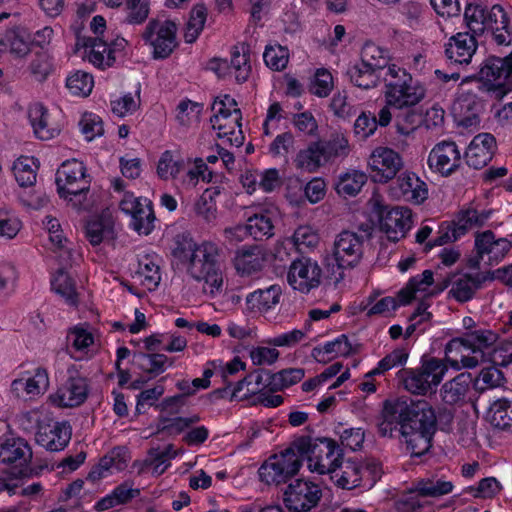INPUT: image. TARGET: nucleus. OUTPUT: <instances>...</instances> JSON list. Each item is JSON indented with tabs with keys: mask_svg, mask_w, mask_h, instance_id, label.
I'll return each mask as SVG.
<instances>
[{
	"mask_svg": "<svg viewBox=\"0 0 512 512\" xmlns=\"http://www.w3.org/2000/svg\"><path fill=\"white\" fill-rule=\"evenodd\" d=\"M473 378L471 373L464 372L443 384L440 390L442 401L450 406L465 402Z\"/></svg>",
	"mask_w": 512,
	"mask_h": 512,
	"instance_id": "obj_33",
	"label": "nucleus"
},
{
	"mask_svg": "<svg viewBox=\"0 0 512 512\" xmlns=\"http://www.w3.org/2000/svg\"><path fill=\"white\" fill-rule=\"evenodd\" d=\"M149 12L150 4L148 0H126L125 17L122 23L141 25L147 20Z\"/></svg>",
	"mask_w": 512,
	"mask_h": 512,
	"instance_id": "obj_53",
	"label": "nucleus"
},
{
	"mask_svg": "<svg viewBox=\"0 0 512 512\" xmlns=\"http://www.w3.org/2000/svg\"><path fill=\"white\" fill-rule=\"evenodd\" d=\"M176 120L181 126L188 127L200 120L203 105L191 100L181 101L177 107Z\"/></svg>",
	"mask_w": 512,
	"mask_h": 512,
	"instance_id": "obj_61",
	"label": "nucleus"
},
{
	"mask_svg": "<svg viewBox=\"0 0 512 512\" xmlns=\"http://www.w3.org/2000/svg\"><path fill=\"white\" fill-rule=\"evenodd\" d=\"M276 209L256 208V211L247 219L246 229L250 236L255 240L270 238L274 235V218Z\"/></svg>",
	"mask_w": 512,
	"mask_h": 512,
	"instance_id": "obj_31",
	"label": "nucleus"
},
{
	"mask_svg": "<svg viewBox=\"0 0 512 512\" xmlns=\"http://www.w3.org/2000/svg\"><path fill=\"white\" fill-rule=\"evenodd\" d=\"M461 154L453 141H442L430 151L428 165L434 171L448 176L459 168Z\"/></svg>",
	"mask_w": 512,
	"mask_h": 512,
	"instance_id": "obj_22",
	"label": "nucleus"
},
{
	"mask_svg": "<svg viewBox=\"0 0 512 512\" xmlns=\"http://www.w3.org/2000/svg\"><path fill=\"white\" fill-rule=\"evenodd\" d=\"M24 29L20 26L8 30L0 45L9 47V52L16 57H25L30 52V44L25 37Z\"/></svg>",
	"mask_w": 512,
	"mask_h": 512,
	"instance_id": "obj_48",
	"label": "nucleus"
},
{
	"mask_svg": "<svg viewBox=\"0 0 512 512\" xmlns=\"http://www.w3.org/2000/svg\"><path fill=\"white\" fill-rule=\"evenodd\" d=\"M94 86V80L91 74L84 71H76L66 80V87L69 91L78 96H88Z\"/></svg>",
	"mask_w": 512,
	"mask_h": 512,
	"instance_id": "obj_60",
	"label": "nucleus"
},
{
	"mask_svg": "<svg viewBox=\"0 0 512 512\" xmlns=\"http://www.w3.org/2000/svg\"><path fill=\"white\" fill-rule=\"evenodd\" d=\"M55 182L61 198L70 202L75 209L85 207L90 179L81 161L72 159L64 162L57 170Z\"/></svg>",
	"mask_w": 512,
	"mask_h": 512,
	"instance_id": "obj_6",
	"label": "nucleus"
},
{
	"mask_svg": "<svg viewBox=\"0 0 512 512\" xmlns=\"http://www.w3.org/2000/svg\"><path fill=\"white\" fill-rule=\"evenodd\" d=\"M368 165L374 182L387 183L402 170L404 163L401 155L388 147H377L369 157Z\"/></svg>",
	"mask_w": 512,
	"mask_h": 512,
	"instance_id": "obj_15",
	"label": "nucleus"
},
{
	"mask_svg": "<svg viewBox=\"0 0 512 512\" xmlns=\"http://www.w3.org/2000/svg\"><path fill=\"white\" fill-rule=\"evenodd\" d=\"M220 195L218 187L206 189L193 204L195 216L206 223H211L217 218L216 197Z\"/></svg>",
	"mask_w": 512,
	"mask_h": 512,
	"instance_id": "obj_40",
	"label": "nucleus"
},
{
	"mask_svg": "<svg viewBox=\"0 0 512 512\" xmlns=\"http://www.w3.org/2000/svg\"><path fill=\"white\" fill-rule=\"evenodd\" d=\"M322 166L348 154V141L341 135H332L327 140L313 142Z\"/></svg>",
	"mask_w": 512,
	"mask_h": 512,
	"instance_id": "obj_37",
	"label": "nucleus"
},
{
	"mask_svg": "<svg viewBox=\"0 0 512 512\" xmlns=\"http://www.w3.org/2000/svg\"><path fill=\"white\" fill-rule=\"evenodd\" d=\"M486 31H490L494 41L498 45H510L512 42V30L509 17L501 5H493L487 8Z\"/></svg>",
	"mask_w": 512,
	"mask_h": 512,
	"instance_id": "obj_30",
	"label": "nucleus"
},
{
	"mask_svg": "<svg viewBox=\"0 0 512 512\" xmlns=\"http://www.w3.org/2000/svg\"><path fill=\"white\" fill-rule=\"evenodd\" d=\"M206 18L207 8L203 4H197L192 8L184 34L187 43L196 41L204 28Z\"/></svg>",
	"mask_w": 512,
	"mask_h": 512,
	"instance_id": "obj_52",
	"label": "nucleus"
},
{
	"mask_svg": "<svg viewBox=\"0 0 512 512\" xmlns=\"http://www.w3.org/2000/svg\"><path fill=\"white\" fill-rule=\"evenodd\" d=\"M426 90L420 81L395 64L388 67L385 78V103L396 109L410 108L420 103Z\"/></svg>",
	"mask_w": 512,
	"mask_h": 512,
	"instance_id": "obj_3",
	"label": "nucleus"
},
{
	"mask_svg": "<svg viewBox=\"0 0 512 512\" xmlns=\"http://www.w3.org/2000/svg\"><path fill=\"white\" fill-rule=\"evenodd\" d=\"M322 491L311 481L296 479L291 482L283 493V502L292 512H308L320 501Z\"/></svg>",
	"mask_w": 512,
	"mask_h": 512,
	"instance_id": "obj_13",
	"label": "nucleus"
},
{
	"mask_svg": "<svg viewBox=\"0 0 512 512\" xmlns=\"http://www.w3.org/2000/svg\"><path fill=\"white\" fill-rule=\"evenodd\" d=\"M367 181L365 173L358 170H350L339 176L335 189L344 197L356 196Z\"/></svg>",
	"mask_w": 512,
	"mask_h": 512,
	"instance_id": "obj_44",
	"label": "nucleus"
},
{
	"mask_svg": "<svg viewBox=\"0 0 512 512\" xmlns=\"http://www.w3.org/2000/svg\"><path fill=\"white\" fill-rule=\"evenodd\" d=\"M230 69L233 70L237 82L243 83L247 81L251 73L250 55L245 46L235 47L232 52L230 61Z\"/></svg>",
	"mask_w": 512,
	"mask_h": 512,
	"instance_id": "obj_54",
	"label": "nucleus"
},
{
	"mask_svg": "<svg viewBox=\"0 0 512 512\" xmlns=\"http://www.w3.org/2000/svg\"><path fill=\"white\" fill-rule=\"evenodd\" d=\"M369 469L361 463L353 460L340 461L335 473L331 474V479L342 489H353L361 485L363 474Z\"/></svg>",
	"mask_w": 512,
	"mask_h": 512,
	"instance_id": "obj_34",
	"label": "nucleus"
},
{
	"mask_svg": "<svg viewBox=\"0 0 512 512\" xmlns=\"http://www.w3.org/2000/svg\"><path fill=\"white\" fill-rule=\"evenodd\" d=\"M85 57L99 69L111 67L115 62V55L108 52V40L102 37L88 38L84 43Z\"/></svg>",
	"mask_w": 512,
	"mask_h": 512,
	"instance_id": "obj_36",
	"label": "nucleus"
},
{
	"mask_svg": "<svg viewBox=\"0 0 512 512\" xmlns=\"http://www.w3.org/2000/svg\"><path fill=\"white\" fill-rule=\"evenodd\" d=\"M87 395V379L76 373L71 375L51 398L60 407H76L86 400Z\"/></svg>",
	"mask_w": 512,
	"mask_h": 512,
	"instance_id": "obj_27",
	"label": "nucleus"
},
{
	"mask_svg": "<svg viewBox=\"0 0 512 512\" xmlns=\"http://www.w3.org/2000/svg\"><path fill=\"white\" fill-rule=\"evenodd\" d=\"M241 111L234 109L233 113H215L210 118L214 130H217L219 138H225L227 142L235 147H240L244 141L241 130Z\"/></svg>",
	"mask_w": 512,
	"mask_h": 512,
	"instance_id": "obj_26",
	"label": "nucleus"
},
{
	"mask_svg": "<svg viewBox=\"0 0 512 512\" xmlns=\"http://www.w3.org/2000/svg\"><path fill=\"white\" fill-rule=\"evenodd\" d=\"M321 268L310 258L294 260L289 268L287 280L293 289L308 293L320 284Z\"/></svg>",
	"mask_w": 512,
	"mask_h": 512,
	"instance_id": "obj_17",
	"label": "nucleus"
},
{
	"mask_svg": "<svg viewBox=\"0 0 512 512\" xmlns=\"http://www.w3.org/2000/svg\"><path fill=\"white\" fill-rule=\"evenodd\" d=\"M200 421V416L195 414L190 417H175L167 418L160 417L157 426L158 433H168L170 435H178L185 431L187 428Z\"/></svg>",
	"mask_w": 512,
	"mask_h": 512,
	"instance_id": "obj_55",
	"label": "nucleus"
},
{
	"mask_svg": "<svg viewBox=\"0 0 512 512\" xmlns=\"http://www.w3.org/2000/svg\"><path fill=\"white\" fill-rule=\"evenodd\" d=\"M173 255L187 263V272L197 281H203V291L211 296L218 293L223 284L220 266V249L205 241L199 245L192 242L178 243Z\"/></svg>",
	"mask_w": 512,
	"mask_h": 512,
	"instance_id": "obj_1",
	"label": "nucleus"
},
{
	"mask_svg": "<svg viewBox=\"0 0 512 512\" xmlns=\"http://www.w3.org/2000/svg\"><path fill=\"white\" fill-rule=\"evenodd\" d=\"M264 262V254L258 246L243 247L236 252L234 257V266L242 275H251L260 271Z\"/></svg>",
	"mask_w": 512,
	"mask_h": 512,
	"instance_id": "obj_35",
	"label": "nucleus"
},
{
	"mask_svg": "<svg viewBox=\"0 0 512 512\" xmlns=\"http://www.w3.org/2000/svg\"><path fill=\"white\" fill-rule=\"evenodd\" d=\"M264 61L268 67L275 71L286 68L289 59V52L286 47L281 45H269L263 54Z\"/></svg>",
	"mask_w": 512,
	"mask_h": 512,
	"instance_id": "obj_62",
	"label": "nucleus"
},
{
	"mask_svg": "<svg viewBox=\"0 0 512 512\" xmlns=\"http://www.w3.org/2000/svg\"><path fill=\"white\" fill-rule=\"evenodd\" d=\"M140 358L143 361L141 368L153 376L163 373L167 363L169 366L173 364V361L166 355L159 353L140 354Z\"/></svg>",
	"mask_w": 512,
	"mask_h": 512,
	"instance_id": "obj_63",
	"label": "nucleus"
},
{
	"mask_svg": "<svg viewBox=\"0 0 512 512\" xmlns=\"http://www.w3.org/2000/svg\"><path fill=\"white\" fill-rule=\"evenodd\" d=\"M294 165L297 169L307 173H315L320 167H322L313 142L296 154Z\"/></svg>",
	"mask_w": 512,
	"mask_h": 512,
	"instance_id": "obj_59",
	"label": "nucleus"
},
{
	"mask_svg": "<svg viewBox=\"0 0 512 512\" xmlns=\"http://www.w3.org/2000/svg\"><path fill=\"white\" fill-rule=\"evenodd\" d=\"M489 420L495 428L504 430L512 425V401L502 398L496 400L489 409Z\"/></svg>",
	"mask_w": 512,
	"mask_h": 512,
	"instance_id": "obj_49",
	"label": "nucleus"
},
{
	"mask_svg": "<svg viewBox=\"0 0 512 512\" xmlns=\"http://www.w3.org/2000/svg\"><path fill=\"white\" fill-rule=\"evenodd\" d=\"M36 168L33 158L20 157L14 162L13 172L20 186L28 187L36 182Z\"/></svg>",
	"mask_w": 512,
	"mask_h": 512,
	"instance_id": "obj_57",
	"label": "nucleus"
},
{
	"mask_svg": "<svg viewBox=\"0 0 512 512\" xmlns=\"http://www.w3.org/2000/svg\"><path fill=\"white\" fill-rule=\"evenodd\" d=\"M294 446L301 457H307L312 472L332 474L340 465L342 450L332 439L301 437L294 442Z\"/></svg>",
	"mask_w": 512,
	"mask_h": 512,
	"instance_id": "obj_4",
	"label": "nucleus"
},
{
	"mask_svg": "<svg viewBox=\"0 0 512 512\" xmlns=\"http://www.w3.org/2000/svg\"><path fill=\"white\" fill-rule=\"evenodd\" d=\"M430 407L431 405L425 400L412 401L404 398L385 400L378 422V433L382 437H391L398 426L402 432L405 424H411Z\"/></svg>",
	"mask_w": 512,
	"mask_h": 512,
	"instance_id": "obj_5",
	"label": "nucleus"
},
{
	"mask_svg": "<svg viewBox=\"0 0 512 512\" xmlns=\"http://www.w3.org/2000/svg\"><path fill=\"white\" fill-rule=\"evenodd\" d=\"M361 61L379 72L386 67L388 54L386 50L378 45L367 42L361 51Z\"/></svg>",
	"mask_w": 512,
	"mask_h": 512,
	"instance_id": "obj_58",
	"label": "nucleus"
},
{
	"mask_svg": "<svg viewBox=\"0 0 512 512\" xmlns=\"http://www.w3.org/2000/svg\"><path fill=\"white\" fill-rule=\"evenodd\" d=\"M511 246V241L506 238L496 239L494 232L491 230L477 232L474 243L476 260L473 266L477 267L480 260H483L485 256H487L489 264L498 263L505 257Z\"/></svg>",
	"mask_w": 512,
	"mask_h": 512,
	"instance_id": "obj_18",
	"label": "nucleus"
},
{
	"mask_svg": "<svg viewBox=\"0 0 512 512\" xmlns=\"http://www.w3.org/2000/svg\"><path fill=\"white\" fill-rule=\"evenodd\" d=\"M177 26L170 20L152 19L146 25L142 38L153 48L154 59H166L177 47Z\"/></svg>",
	"mask_w": 512,
	"mask_h": 512,
	"instance_id": "obj_11",
	"label": "nucleus"
},
{
	"mask_svg": "<svg viewBox=\"0 0 512 512\" xmlns=\"http://www.w3.org/2000/svg\"><path fill=\"white\" fill-rule=\"evenodd\" d=\"M379 72L360 61L347 70L350 81L361 89H371L379 83Z\"/></svg>",
	"mask_w": 512,
	"mask_h": 512,
	"instance_id": "obj_43",
	"label": "nucleus"
},
{
	"mask_svg": "<svg viewBox=\"0 0 512 512\" xmlns=\"http://www.w3.org/2000/svg\"><path fill=\"white\" fill-rule=\"evenodd\" d=\"M505 381L500 369L495 366L483 368L479 375L472 381L476 391L483 393L486 390L497 388Z\"/></svg>",
	"mask_w": 512,
	"mask_h": 512,
	"instance_id": "obj_51",
	"label": "nucleus"
},
{
	"mask_svg": "<svg viewBox=\"0 0 512 512\" xmlns=\"http://www.w3.org/2000/svg\"><path fill=\"white\" fill-rule=\"evenodd\" d=\"M477 47L478 42L474 35L469 32H459L451 36L445 43L444 54L451 64L464 67L471 63Z\"/></svg>",
	"mask_w": 512,
	"mask_h": 512,
	"instance_id": "obj_19",
	"label": "nucleus"
},
{
	"mask_svg": "<svg viewBox=\"0 0 512 512\" xmlns=\"http://www.w3.org/2000/svg\"><path fill=\"white\" fill-rule=\"evenodd\" d=\"M120 208L132 217V227L139 234L148 235L153 230L155 215L150 201L126 193L120 202Z\"/></svg>",
	"mask_w": 512,
	"mask_h": 512,
	"instance_id": "obj_16",
	"label": "nucleus"
},
{
	"mask_svg": "<svg viewBox=\"0 0 512 512\" xmlns=\"http://www.w3.org/2000/svg\"><path fill=\"white\" fill-rule=\"evenodd\" d=\"M52 289L60 295L68 305H78V293L73 279L63 269H59L51 280Z\"/></svg>",
	"mask_w": 512,
	"mask_h": 512,
	"instance_id": "obj_45",
	"label": "nucleus"
},
{
	"mask_svg": "<svg viewBox=\"0 0 512 512\" xmlns=\"http://www.w3.org/2000/svg\"><path fill=\"white\" fill-rule=\"evenodd\" d=\"M282 298V289L279 285H271L264 289H257L246 296L247 309L270 317L279 309Z\"/></svg>",
	"mask_w": 512,
	"mask_h": 512,
	"instance_id": "obj_24",
	"label": "nucleus"
},
{
	"mask_svg": "<svg viewBox=\"0 0 512 512\" xmlns=\"http://www.w3.org/2000/svg\"><path fill=\"white\" fill-rule=\"evenodd\" d=\"M302 457L293 445L275 454L259 469L260 479L268 485H281L290 481L300 470Z\"/></svg>",
	"mask_w": 512,
	"mask_h": 512,
	"instance_id": "obj_8",
	"label": "nucleus"
},
{
	"mask_svg": "<svg viewBox=\"0 0 512 512\" xmlns=\"http://www.w3.org/2000/svg\"><path fill=\"white\" fill-rule=\"evenodd\" d=\"M28 119L35 137L40 140L53 139L61 131L55 117L40 103H35L28 108Z\"/></svg>",
	"mask_w": 512,
	"mask_h": 512,
	"instance_id": "obj_28",
	"label": "nucleus"
},
{
	"mask_svg": "<svg viewBox=\"0 0 512 512\" xmlns=\"http://www.w3.org/2000/svg\"><path fill=\"white\" fill-rule=\"evenodd\" d=\"M486 12L487 7L481 4L469 3L465 7L464 21L469 29V33L474 35H482L486 31Z\"/></svg>",
	"mask_w": 512,
	"mask_h": 512,
	"instance_id": "obj_50",
	"label": "nucleus"
},
{
	"mask_svg": "<svg viewBox=\"0 0 512 512\" xmlns=\"http://www.w3.org/2000/svg\"><path fill=\"white\" fill-rule=\"evenodd\" d=\"M185 170V160L166 150L160 156L157 165V175L163 180L176 179Z\"/></svg>",
	"mask_w": 512,
	"mask_h": 512,
	"instance_id": "obj_47",
	"label": "nucleus"
},
{
	"mask_svg": "<svg viewBox=\"0 0 512 512\" xmlns=\"http://www.w3.org/2000/svg\"><path fill=\"white\" fill-rule=\"evenodd\" d=\"M496 151V139L490 133L476 135L466 152V163L474 169H481L492 159Z\"/></svg>",
	"mask_w": 512,
	"mask_h": 512,
	"instance_id": "obj_29",
	"label": "nucleus"
},
{
	"mask_svg": "<svg viewBox=\"0 0 512 512\" xmlns=\"http://www.w3.org/2000/svg\"><path fill=\"white\" fill-rule=\"evenodd\" d=\"M492 215V210L478 211L473 206L461 209L453 220V241L464 235L468 230L485 225Z\"/></svg>",
	"mask_w": 512,
	"mask_h": 512,
	"instance_id": "obj_32",
	"label": "nucleus"
},
{
	"mask_svg": "<svg viewBox=\"0 0 512 512\" xmlns=\"http://www.w3.org/2000/svg\"><path fill=\"white\" fill-rule=\"evenodd\" d=\"M137 273L143 278L142 284L146 285L148 289L155 288L160 281L159 266L148 257L139 261Z\"/></svg>",
	"mask_w": 512,
	"mask_h": 512,
	"instance_id": "obj_64",
	"label": "nucleus"
},
{
	"mask_svg": "<svg viewBox=\"0 0 512 512\" xmlns=\"http://www.w3.org/2000/svg\"><path fill=\"white\" fill-rule=\"evenodd\" d=\"M391 194L419 205L427 199L428 187L415 173L404 172L398 176L396 185L391 187Z\"/></svg>",
	"mask_w": 512,
	"mask_h": 512,
	"instance_id": "obj_25",
	"label": "nucleus"
},
{
	"mask_svg": "<svg viewBox=\"0 0 512 512\" xmlns=\"http://www.w3.org/2000/svg\"><path fill=\"white\" fill-rule=\"evenodd\" d=\"M363 236L352 231H342L333 243L332 259L339 270L354 268L363 256Z\"/></svg>",
	"mask_w": 512,
	"mask_h": 512,
	"instance_id": "obj_14",
	"label": "nucleus"
},
{
	"mask_svg": "<svg viewBox=\"0 0 512 512\" xmlns=\"http://www.w3.org/2000/svg\"><path fill=\"white\" fill-rule=\"evenodd\" d=\"M433 283V272L425 270L421 275L413 277L407 285L402 288L394 297H384L375 303L367 312V315L384 314L390 310H395L398 305H407L413 299L417 298V294L425 292Z\"/></svg>",
	"mask_w": 512,
	"mask_h": 512,
	"instance_id": "obj_12",
	"label": "nucleus"
},
{
	"mask_svg": "<svg viewBox=\"0 0 512 512\" xmlns=\"http://www.w3.org/2000/svg\"><path fill=\"white\" fill-rule=\"evenodd\" d=\"M486 279L487 277L481 274H464L453 281L449 295L458 302H467L473 298Z\"/></svg>",
	"mask_w": 512,
	"mask_h": 512,
	"instance_id": "obj_38",
	"label": "nucleus"
},
{
	"mask_svg": "<svg viewBox=\"0 0 512 512\" xmlns=\"http://www.w3.org/2000/svg\"><path fill=\"white\" fill-rule=\"evenodd\" d=\"M498 335L492 330L476 329L454 338L446 345L445 361L455 370L472 369L484 360V349L493 346Z\"/></svg>",
	"mask_w": 512,
	"mask_h": 512,
	"instance_id": "obj_2",
	"label": "nucleus"
},
{
	"mask_svg": "<svg viewBox=\"0 0 512 512\" xmlns=\"http://www.w3.org/2000/svg\"><path fill=\"white\" fill-rule=\"evenodd\" d=\"M114 237L112 225L102 219H92L86 225V238L91 245L97 246L104 240Z\"/></svg>",
	"mask_w": 512,
	"mask_h": 512,
	"instance_id": "obj_56",
	"label": "nucleus"
},
{
	"mask_svg": "<svg viewBox=\"0 0 512 512\" xmlns=\"http://www.w3.org/2000/svg\"><path fill=\"white\" fill-rule=\"evenodd\" d=\"M140 495L139 489H133L127 482L118 485L109 495L99 500L95 509L105 511L118 505L127 504Z\"/></svg>",
	"mask_w": 512,
	"mask_h": 512,
	"instance_id": "obj_41",
	"label": "nucleus"
},
{
	"mask_svg": "<svg viewBox=\"0 0 512 512\" xmlns=\"http://www.w3.org/2000/svg\"><path fill=\"white\" fill-rule=\"evenodd\" d=\"M380 229L387 238L397 242L404 238L412 226V212L407 207L396 206L389 209L379 219Z\"/></svg>",
	"mask_w": 512,
	"mask_h": 512,
	"instance_id": "obj_23",
	"label": "nucleus"
},
{
	"mask_svg": "<svg viewBox=\"0 0 512 512\" xmlns=\"http://www.w3.org/2000/svg\"><path fill=\"white\" fill-rule=\"evenodd\" d=\"M452 490V482L431 477L416 480L410 488V493H416L421 497L438 498L451 493Z\"/></svg>",
	"mask_w": 512,
	"mask_h": 512,
	"instance_id": "obj_39",
	"label": "nucleus"
},
{
	"mask_svg": "<svg viewBox=\"0 0 512 512\" xmlns=\"http://www.w3.org/2000/svg\"><path fill=\"white\" fill-rule=\"evenodd\" d=\"M478 80L480 88L502 98L512 86V52L504 57L490 56L482 64L478 76L466 77L462 83Z\"/></svg>",
	"mask_w": 512,
	"mask_h": 512,
	"instance_id": "obj_7",
	"label": "nucleus"
},
{
	"mask_svg": "<svg viewBox=\"0 0 512 512\" xmlns=\"http://www.w3.org/2000/svg\"><path fill=\"white\" fill-rule=\"evenodd\" d=\"M446 371L447 366L442 360L431 358L420 368L404 370V387L412 394L425 395L442 381Z\"/></svg>",
	"mask_w": 512,
	"mask_h": 512,
	"instance_id": "obj_10",
	"label": "nucleus"
},
{
	"mask_svg": "<svg viewBox=\"0 0 512 512\" xmlns=\"http://www.w3.org/2000/svg\"><path fill=\"white\" fill-rule=\"evenodd\" d=\"M266 374L269 380L267 387L271 391H282L300 382L305 376V370L303 368H287L276 373Z\"/></svg>",
	"mask_w": 512,
	"mask_h": 512,
	"instance_id": "obj_42",
	"label": "nucleus"
},
{
	"mask_svg": "<svg viewBox=\"0 0 512 512\" xmlns=\"http://www.w3.org/2000/svg\"><path fill=\"white\" fill-rule=\"evenodd\" d=\"M436 415L432 406L414 419L411 424H405L401 432L411 456L420 457L427 453L432 446V438L436 431Z\"/></svg>",
	"mask_w": 512,
	"mask_h": 512,
	"instance_id": "obj_9",
	"label": "nucleus"
},
{
	"mask_svg": "<svg viewBox=\"0 0 512 512\" xmlns=\"http://www.w3.org/2000/svg\"><path fill=\"white\" fill-rule=\"evenodd\" d=\"M352 352V346L346 335H340L333 341L327 342L323 347H315L312 350V356L318 361L325 363L331 358H325V355L348 356Z\"/></svg>",
	"mask_w": 512,
	"mask_h": 512,
	"instance_id": "obj_46",
	"label": "nucleus"
},
{
	"mask_svg": "<svg viewBox=\"0 0 512 512\" xmlns=\"http://www.w3.org/2000/svg\"><path fill=\"white\" fill-rule=\"evenodd\" d=\"M32 448L28 441L15 435H7L0 442V462L13 465L22 471L32 460Z\"/></svg>",
	"mask_w": 512,
	"mask_h": 512,
	"instance_id": "obj_20",
	"label": "nucleus"
},
{
	"mask_svg": "<svg viewBox=\"0 0 512 512\" xmlns=\"http://www.w3.org/2000/svg\"><path fill=\"white\" fill-rule=\"evenodd\" d=\"M71 435L72 430L68 422H50L39 424L35 440L47 451L58 452L68 445Z\"/></svg>",
	"mask_w": 512,
	"mask_h": 512,
	"instance_id": "obj_21",
	"label": "nucleus"
}]
</instances>
